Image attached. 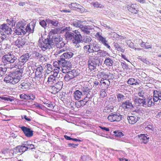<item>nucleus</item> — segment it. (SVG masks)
Masks as SVG:
<instances>
[{
    "label": "nucleus",
    "mask_w": 161,
    "mask_h": 161,
    "mask_svg": "<svg viewBox=\"0 0 161 161\" xmlns=\"http://www.w3.org/2000/svg\"><path fill=\"white\" fill-rule=\"evenodd\" d=\"M111 36L114 39H121L123 37L122 36H119L115 32H112L111 33Z\"/></svg>",
    "instance_id": "nucleus-40"
},
{
    "label": "nucleus",
    "mask_w": 161,
    "mask_h": 161,
    "mask_svg": "<svg viewBox=\"0 0 161 161\" xmlns=\"http://www.w3.org/2000/svg\"><path fill=\"white\" fill-rule=\"evenodd\" d=\"M99 61L97 59H90L88 62V68L91 71H92L96 69L98 64Z\"/></svg>",
    "instance_id": "nucleus-14"
},
{
    "label": "nucleus",
    "mask_w": 161,
    "mask_h": 161,
    "mask_svg": "<svg viewBox=\"0 0 161 161\" xmlns=\"http://www.w3.org/2000/svg\"><path fill=\"white\" fill-rule=\"evenodd\" d=\"M91 4L93 5L95 7L100 8H102V7H103V5L97 2L92 3H91Z\"/></svg>",
    "instance_id": "nucleus-47"
},
{
    "label": "nucleus",
    "mask_w": 161,
    "mask_h": 161,
    "mask_svg": "<svg viewBox=\"0 0 161 161\" xmlns=\"http://www.w3.org/2000/svg\"><path fill=\"white\" fill-rule=\"evenodd\" d=\"M61 66H60L58 65V66L55 67V69H53V74H52L51 75L57 78V77L58 76L59 73L60 71V67Z\"/></svg>",
    "instance_id": "nucleus-31"
},
{
    "label": "nucleus",
    "mask_w": 161,
    "mask_h": 161,
    "mask_svg": "<svg viewBox=\"0 0 161 161\" xmlns=\"http://www.w3.org/2000/svg\"><path fill=\"white\" fill-rule=\"evenodd\" d=\"M138 136L142 142L146 144L148 142L149 138L148 135L147 134H141Z\"/></svg>",
    "instance_id": "nucleus-23"
},
{
    "label": "nucleus",
    "mask_w": 161,
    "mask_h": 161,
    "mask_svg": "<svg viewBox=\"0 0 161 161\" xmlns=\"http://www.w3.org/2000/svg\"><path fill=\"white\" fill-rule=\"evenodd\" d=\"M49 35L50 38H52V40H53V42L55 46L57 43L59 42L62 40V38H60L58 36V37H57L55 36H50V35Z\"/></svg>",
    "instance_id": "nucleus-32"
},
{
    "label": "nucleus",
    "mask_w": 161,
    "mask_h": 161,
    "mask_svg": "<svg viewBox=\"0 0 161 161\" xmlns=\"http://www.w3.org/2000/svg\"><path fill=\"white\" fill-rule=\"evenodd\" d=\"M57 31L56 29H53L49 33L48 35H50V36H54V35L55 34H57Z\"/></svg>",
    "instance_id": "nucleus-53"
},
{
    "label": "nucleus",
    "mask_w": 161,
    "mask_h": 161,
    "mask_svg": "<svg viewBox=\"0 0 161 161\" xmlns=\"http://www.w3.org/2000/svg\"><path fill=\"white\" fill-rule=\"evenodd\" d=\"M2 60L4 63H14L15 64H17L18 61L17 56L14 55L13 53L6 54L3 56Z\"/></svg>",
    "instance_id": "nucleus-7"
},
{
    "label": "nucleus",
    "mask_w": 161,
    "mask_h": 161,
    "mask_svg": "<svg viewBox=\"0 0 161 161\" xmlns=\"http://www.w3.org/2000/svg\"><path fill=\"white\" fill-rule=\"evenodd\" d=\"M30 85L28 83L23 82L19 86L20 88L22 89L23 90H26L29 88Z\"/></svg>",
    "instance_id": "nucleus-37"
},
{
    "label": "nucleus",
    "mask_w": 161,
    "mask_h": 161,
    "mask_svg": "<svg viewBox=\"0 0 161 161\" xmlns=\"http://www.w3.org/2000/svg\"><path fill=\"white\" fill-rule=\"evenodd\" d=\"M74 53L71 51H67L64 53L60 56V58L58 60V62L54 63V66L55 65V63H58V65L61 66V69L63 73H65L66 72V67L67 63L65 59V58L69 59L73 57Z\"/></svg>",
    "instance_id": "nucleus-3"
},
{
    "label": "nucleus",
    "mask_w": 161,
    "mask_h": 161,
    "mask_svg": "<svg viewBox=\"0 0 161 161\" xmlns=\"http://www.w3.org/2000/svg\"><path fill=\"white\" fill-rule=\"evenodd\" d=\"M46 106L47 107H49L51 108H53L54 107L53 104L51 102H49L47 103H44Z\"/></svg>",
    "instance_id": "nucleus-55"
},
{
    "label": "nucleus",
    "mask_w": 161,
    "mask_h": 161,
    "mask_svg": "<svg viewBox=\"0 0 161 161\" xmlns=\"http://www.w3.org/2000/svg\"><path fill=\"white\" fill-rule=\"evenodd\" d=\"M39 24L42 27H44L46 26L47 24V19L44 20H42L40 22Z\"/></svg>",
    "instance_id": "nucleus-48"
},
{
    "label": "nucleus",
    "mask_w": 161,
    "mask_h": 161,
    "mask_svg": "<svg viewBox=\"0 0 161 161\" xmlns=\"http://www.w3.org/2000/svg\"><path fill=\"white\" fill-rule=\"evenodd\" d=\"M138 5L136 4H133L130 5H128L127 6V8L129 11L132 13L136 14L138 11Z\"/></svg>",
    "instance_id": "nucleus-20"
},
{
    "label": "nucleus",
    "mask_w": 161,
    "mask_h": 161,
    "mask_svg": "<svg viewBox=\"0 0 161 161\" xmlns=\"http://www.w3.org/2000/svg\"><path fill=\"white\" fill-rule=\"evenodd\" d=\"M43 69L42 66H40L36 69L35 72V78L39 79L44 77V73L43 72Z\"/></svg>",
    "instance_id": "nucleus-16"
},
{
    "label": "nucleus",
    "mask_w": 161,
    "mask_h": 161,
    "mask_svg": "<svg viewBox=\"0 0 161 161\" xmlns=\"http://www.w3.org/2000/svg\"><path fill=\"white\" fill-rule=\"evenodd\" d=\"M46 67L49 72H52L53 70V66L50 64H47Z\"/></svg>",
    "instance_id": "nucleus-49"
},
{
    "label": "nucleus",
    "mask_w": 161,
    "mask_h": 161,
    "mask_svg": "<svg viewBox=\"0 0 161 161\" xmlns=\"http://www.w3.org/2000/svg\"><path fill=\"white\" fill-rule=\"evenodd\" d=\"M84 21L76 20L72 24L74 26L76 27H79L81 29V27L83 26L82 24H84Z\"/></svg>",
    "instance_id": "nucleus-30"
},
{
    "label": "nucleus",
    "mask_w": 161,
    "mask_h": 161,
    "mask_svg": "<svg viewBox=\"0 0 161 161\" xmlns=\"http://www.w3.org/2000/svg\"><path fill=\"white\" fill-rule=\"evenodd\" d=\"M138 117L135 116H130L127 117V119L130 124H133L135 123L138 120Z\"/></svg>",
    "instance_id": "nucleus-29"
},
{
    "label": "nucleus",
    "mask_w": 161,
    "mask_h": 161,
    "mask_svg": "<svg viewBox=\"0 0 161 161\" xmlns=\"http://www.w3.org/2000/svg\"><path fill=\"white\" fill-rule=\"evenodd\" d=\"M124 116L119 113H112L108 116V119L111 122H119L124 119Z\"/></svg>",
    "instance_id": "nucleus-9"
},
{
    "label": "nucleus",
    "mask_w": 161,
    "mask_h": 161,
    "mask_svg": "<svg viewBox=\"0 0 161 161\" xmlns=\"http://www.w3.org/2000/svg\"><path fill=\"white\" fill-rule=\"evenodd\" d=\"M47 24L53 28L58 27L59 24V22L58 21L55 19H47Z\"/></svg>",
    "instance_id": "nucleus-22"
},
{
    "label": "nucleus",
    "mask_w": 161,
    "mask_h": 161,
    "mask_svg": "<svg viewBox=\"0 0 161 161\" xmlns=\"http://www.w3.org/2000/svg\"><path fill=\"white\" fill-rule=\"evenodd\" d=\"M101 74L103 75V78L101 79H107L108 78L109 75L104 72H102Z\"/></svg>",
    "instance_id": "nucleus-58"
},
{
    "label": "nucleus",
    "mask_w": 161,
    "mask_h": 161,
    "mask_svg": "<svg viewBox=\"0 0 161 161\" xmlns=\"http://www.w3.org/2000/svg\"><path fill=\"white\" fill-rule=\"evenodd\" d=\"M19 146H17L15 148H14V149L11 150L10 151L12 153H13V154H16L19 153H21L20 149H19Z\"/></svg>",
    "instance_id": "nucleus-42"
},
{
    "label": "nucleus",
    "mask_w": 161,
    "mask_h": 161,
    "mask_svg": "<svg viewBox=\"0 0 161 161\" xmlns=\"http://www.w3.org/2000/svg\"><path fill=\"white\" fill-rule=\"evenodd\" d=\"M15 25L14 23H10V24H4L0 26V36L1 39L3 40L6 39L7 35L11 34L12 32L11 27Z\"/></svg>",
    "instance_id": "nucleus-5"
},
{
    "label": "nucleus",
    "mask_w": 161,
    "mask_h": 161,
    "mask_svg": "<svg viewBox=\"0 0 161 161\" xmlns=\"http://www.w3.org/2000/svg\"><path fill=\"white\" fill-rule=\"evenodd\" d=\"M79 144H74L73 143H69L68 144V145L69 147H72L73 148H75L76 147H77Z\"/></svg>",
    "instance_id": "nucleus-60"
},
{
    "label": "nucleus",
    "mask_w": 161,
    "mask_h": 161,
    "mask_svg": "<svg viewBox=\"0 0 161 161\" xmlns=\"http://www.w3.org/2000/svg\"><path fill=\"white\" fill-rule=\"evenodd\" d=\"M98 40L101 41L102 44H104L105 42H107V41L106 40L105 38L103 36L100 37V38L98 39Z\"/></svg>",
    "instance_id": "nucleus-51"
},
{
    "label": "nucleus",
    "mask_w": 161,
    "mask_h": 161,
    "mask_svg": "<svg viewBox=\"0 0 161 161\" xmlns=\"http://www.w3.org/2000/svg\"><path fill=\"white\" fill-rule=\"evenodd\" d=\"M100 95L102 97H104L107 95V94L105 91H101L100 92Z\"/></svg>",
    "instance_id": "nucleus-64"
},
{
    "label": "nucleus",
    "mask_w": 161,
    "mask_h": 161,
    "mask_svg": "<svg viewBox=\"0 0 161 161\" xmlns=\"http://www.w3.org/2000/svg\"><path fill=\"white\" fill-rule=\"evenodd\" d=\"M30 56L31 55L28 53L22 55L18 59V62L17 63V64L21 67L24 65L29 59Z\"/></svg>",
    "instance_id": "nucleus-11"
},
{
    "label": "nucleus",
    "mask_w": 161,
    "mask_h": 161,
    "mask_svg": "<svg viewBox=\"0 0 161 161\" xmlns=\"http://www.w3.org/2000/svg\"><path fill=\"white\" fill-rule=\"evenodd\" d=\"M127 93L125 92L120 91L117 92L116 96L117 98V101L120 103L122 104L124 102L127 98Z\"/></svg>",
    "instance_id": "nucleus-12"
},
{
    "label": "nucleus",
    "mask_w": 161,
    "mask_h": 161,
    "mask_svg": "<svg viewBox=\"0 0 161 161\" xmlns=\"http://www.w3.org/2000/svg\"><path fill=\"white\" fill-rule=\"evenodd\" d=\"M127 83L130 85H136L139 84L137 80H136L132 78L129 79L127 81Z\"/></svg>",
    "instance_id": "nucleus-36"
},
{
    "label": "nucleus",
    "mask_w": 161,
    "mask_h": 161,
    "mask_svg": "<svg viewBox=\"0 0 161 161\" xmlns=\"http://www.w3.org/2000/svg\"><path fill=\"white\" fill-rule=\"evenodd\" d=\"M28 94H23L20 95V97L21 99H23L25 100H28Z\"/></svg>",
    "instance_id": "nucleus-52"
},
{
    "label": "nucleus",
    "mask_w": 161,
    "mask_h": 161,
    "mask_svg": "<svg viewBox=\"0 0 161 161\" xmlns=\"http://www.w3.org/2000/svg\"><path fill=\"white\" fill-rule=\"evenodd\" d=\"M28 100L31 99L32 100H34L35 98V95L32 94L30 93L28 94Z\"/></svg>",
    "instance_id": "nucleus-54"
},
{
    "label": "nucleus",
    "mask_w": 161,
    "mask_h": 161,
    "mask_svg": "<svg viewBox=\"0 0 161 161\" xmlns=\"http://www.w3.org/2000/svg\"><path fill=\"white\" fill-rule=\"evenodd\" d=\"M121 106L125 111L133 110L134 106L132 103L129 100H125L121 104Z\"/></svg>",
    "instance_id": "nucleus-15"
},
{
    "label": "nucleus",
    "mask_w": 161,
    "mask_h": 161,
    "mask_svg": "<svg viewBox=\"0 0 161 161\" xmlns=\"http://www.w3.org/2000/svg\"><path fill=\"white\" fill-rule=\"evenodd\" d=\"M92 40V38L89 36H85L83 37L82 41L84 42L89 43Z\"/></svg>",
    "instance_id": "nucleus-38"
},
{
    "label": "nucleus",
    "mask_w": 161,
    "mask_h": 161,
    "mask_svg": "<svg viewBox=\"0 0 161 161\" xmlns=\"http://www.w3.org/2000/svg\"><path fill=\"white\" fill-rule=\"evenodd\" d=\"M7 71V69L2 65H0V77L4 75Z\"/></svg>",
    "instance_id": "nucleus-41"
},
{
    "label": "nucleus",
    "mask_w": 161,
    "mask_h": 161,
    "mask_svg": "<svg viewBox=\"0 0 161 161\" xmlns=\"http://www.w3.org/2000/svg\"><path fill=\"white\" fill-rule=\"evenodd\" d=\"M81 90L83 95L86 96L84 98V100L86 99H89L92 98V93L91 91V87L88 85V83L87 85L85 84L84 86H82Z\"/></svg>",
    "instance_id": "nucleus-8"
},
{
    "label": "nucleus",
    "mask_w": 161,
    "mask_h": 161,
    "mask_svg": "<svg viewBox=\"0 0 161 161\" xmlns=\"http://www.w3.org/2000/svg\"><path fill=\"white\" fill-rule=\"evenodd\" d=\"M132 99L136 104L137 106H142L145 107L146 103V98H140L136 96H133L132 97Z\"/></svg>",
    "instance_id": "nucleus-13"
},
{
    "label": "nucleus",
    "mask_w": 161,
    "mask_h": 161,
    "mask_svg": "<svg viewBox=\"0 0 161 161\" xmlns=\"http://www.w3.org/2000/svg\"><path fill=\"white\" fill-rule=\"evenodd\" d=\"M63 85V82L61 81H58L57 83H56L55 86H53V88L54 87V88L56 89V91H59L62 88Z\"/></svg>",
    "instance_id": "nucleus-34"
},
{
    "label": "nucleus",
    "mask_w": 161,
    "mask_h": 161,
    "mask_svg": "<svg viewBox=\"0 0 161 161\" xmlns=\"http://www.w3.org/2000/svg\"><path fill=\"white\" fill-rule=\"evenodd\" d=\"M113 135H115V136L121 137L124 136V134L122 132L119 131V130L115 131L113 132Z\"/></svg>",
    "instance_id": "nucleus-43"
},
{
    "label": "nucleus",
    "mask_w": 161,
    "mask_h": 161,
    "mask_svg": "<svg viewBox=\"0 0 161 161\" xmlns=\"http://www.w3.org/2000/svg\"><path fill=\"white\" fill-rule=\"evenodd\" d=\"M23 131L25 135L28 137H30L32 136L33 135L32 130H31L30 128H27L25 126H23L19 127Z\"/></svg>",
    "instance_id": "nucleus-17"
},
{
    "label": "nucleus",
    "mask_w": 161,
    "mask_h": 161,
    "mask_svg": "<svg viewBox=\"0 0 161 161\" xmlns=\"http://www.w3.org/2000/svg\"><path fill=\"white\" fill-rule=\"evenodd\" d=\"M144 94V92L142 91L138 93V95L139 97L143 98H145L143 95Z\"/></svg>",
    "instance_id": "nucleus-59"
},
{
    "label": "nucleus",
    "mask_w": 161,
    "mask_h": 161,
    "mask_svg": "<svg viewBox=\"0 0 161 161\" xmlns=\"http://www.w3.org/2000/svg\"><path fill=\"white\" fill-rule=\"evenodd\" d=\"M19 146L20 147L19 149H20L21 153L25 152L27 150V148L26 147H24L22 144L21 146Z\"/></svg>",
    "instance_id": "nucleus-50"
},
{
    "label": "nucleus",
    "mask_w": 161,
    "mask_h": 161,
    "mask_svg": "<svg viewBox=\"0 0 161 161\" xmlns=\"http://www.w3.org/2000/svg\"><path fill=\"white\" fill-rule=\"evenodd\" d=\"M68 28L67 27L64 29L62 31V32L64 31L65 32V37L66 38V40H70L73 39V31H68L67 29Z\"/></svg>",
    "instance_id": "nucleus-19"
},
{
    "label": "nucleus",
    "mask_w": 161,
    "mask_h": 161,
    "mask_svg": "<svg viewBox=\"0 0 161 161\" xmlns=\"http://www.w3.org/2000/svg\"><path fill=\"white\" fill-rule=\"evenodd\" d=\"M69 8L71 9L75 10L77 11H79L82 9V7L79 4L76 3H72L69 5Z\"/></svg>",
    "instance_id": "nucleus-25"
},
{
    "label": "nucleus",
    "mask_w": 161,
    "mask_h": 161,
    "mask_svg": "<svg viewBox=\"0 0 161 161\" xmlns=\"http://www.w3.org/2000/svg\"><path fill=\"white\" fill-rule=\"evenodd\" d=\"M146 103L145 107H151L152 105H154V103L153 101L152 98H148L146 99Z\"/></svg>",
    "instance_id": "nucleus-28"
},
{
    "label": "nucleus",
    "mask_w": 161,
    "mask_h": 161,
    "mask_svg": "<svg viewBox=\"0 0 161 161\" xmlns=\"http://www.w3.org/2000/svg\"><path fill=\"white\" fill-rule=\"evenodd\" d=\"M100 83L101 84H104V86H105L106 87L109 86L110 85V82L109 80V79H101L100 81Z\"/></svg>",
    "instance_id": "nucleus-39"
},
{
    "label": "nucleus",
    "mask_w": 161,
    "mask_h": 161,
    "mask_svg": "<svg viewBox=\"0 0 161 161\" xmlns=\"http://www.w3.org/2000/svg\"><path fill=\"white\" fill-rule=\"evenodd\" d=\"M3 99L7 101H9L10 102H12L14 100V99L11 98L9 97H4L3 98Z\"/></svg>",
    "instance_id": "nucleus-61"
},
{
    "label": "nucleus",
    "mask_w": 161,
    "mask_h": 161,
    "mask_svg": "<svg viewBox=\"0 0 161 161\" xmlns=\"http://www.w3.org/2000/svg\"><path fill=\"white\" fill-rule=\"evenodd\" d=\"M66 67V72L65 73H66L67 74L64 77V80L66 81H68L78 75V72H77L76 70L75 69L72 70L71 71H67V69H68L67 68V65Z\"/></svg>",
    "instance_id": "nucleus-10"
},
{
    "label": "nucleus",
    "mask_w": 161,
    "mask_h": 161,
    "mask_svg": "<svg viewBox=\"0 0 161 161\" xmlns=\"http://www.w3.org/2000/svg\"><path fill=\"white\" fill-rule=\"evenodd\" d=\"M19 73L16 74L15 75L12 74H10L5 77L4 79V81L6 83H10L13 84H15L18 83L20 80L22 79L23 77L21 76V72L20 70H17L16 72Z\"/></svg>",
    "instance_id": "nucleus-6"
},
{
    "label": "nucleus",
    "mask_w": 161,
    "mask_h": 161,
    "mask_svg": "<svg viewBox=\"0 0 161 161\" xmlns=\"http://www.w3.org/2000/svg\"><path fill=\"white\" fill-rule=\"evenodd\" d=\"M9 152V149L8 148H5L3 149L2 150V153L5 154L8 153Z\"/></svg>",
    "instance_id": "nucleus-56"
},
{
    "label": "nucleus",
    "mask_w": 161,
    "mask_h": 161,
    "mask_svg": "<svg viewBox=\"0 0 161 161\" xmlns=\"http://www.w3.org/2000/svg\"><path fill=\"white\" fill-rule=\"evenodd\" d=\"M40 38L38 43L39 47L43 51H52L55 48V45L53 42L50 35H48L46 38Z\"/></svg>",
    "instance_id": "nucleus-2"
},
{
    "label": "nucleus",
    "mask_w": 161,
    "mask_h": 161,
    "mask_svg": "<svg viewBox=\"0 0 161 161\" xmlns=\"http://www.w3.org/2000/svg\"><path fill=\"white\" fill-rule=\"evenodd\" d=\"M109 100L113 102L114 103L116 102V97L114 96L109 98Z\"/></svg>",
    "instance_id": "nucleus-62"
},
{
    "label": "nucleus",
    "mask_w": 161,
    "mask_h": 161,
    "mask_svg": "<svg viewBox=\"0 0 161 161\" xmlns=\"http://www.w3.org/2000/svg\"><path fill=\"white\" fill-rule=\"evenodd\" d=\"M33 54L34 55L35 57L37 58V59H39L42 55L37 52H35L33 53Z\"/></svg>",
    "instance_id": "nucleus-57"
},
{
    "label": "nucleus",
    "mask_w": 161,
    "mask_h": 161,
    "mask_svg": "<svg viewBox=\"0 0 161 161\" xmlns=\"http://www.w3.org/2000/svg\"><path fill=\"white\" fill-rule=\"evenodd\" d=\"M93 29V27L92 26L83 25L81 27L80 30L84 33L89 34L91 30Z\"/></svg>",
    "instance_id": "nucleus-21"
},
{
    "label": "nucleus",
    "mask_w": 161,
    "mask_h": 161,
    "mask_svg": "<svg viewBox=\"0 0 161 161\" xmlns=\"http://www.w3.org/2000/svg\"><path fill=\"white\" fill-rule=\"evenodd\" d=\"M156 93L155 91H154L153 92V101L154 102H157L158 101H159V97L158 96V95H156Z\"/></svg>",
    "instance_id": "nucleus-44"
},
{
    "label": "nucleus",
    "mask_w": 161,
    "mask_h": 161,
    "mask_svg": "<svg viewBox=\"0 0 161 161\" xmlns=\"http://www.w3.org/2000/svg\"><path fill=\"white\" fill-rule=\"evenodd\" d=\"M74 97L76 100H79L84 95L82 92L78 90H76L73 93Z\"/></svg>",
    "instance_id": "nucleus-27"
},
{
    "label": "nucleus",
    "mask_w": 161,
    "mask_h": 161,
    "mask_svg": "<svg viewBox=\"0 0 161 161\" xmlns=\"http://www.w3.org/2000/svg\"><path fill=\"white\" fill-rule=\"evenodd\" d=\"M56 80H57V78L51 75L48 77L47 82L48 83L51 84L53 83H55Z\"/></svg>",
    "instance_id": "nucleus-35"
},
{
    "label": "nucleus",
    "mask_w": 161,
    "mask_h": 161,
    "mask_svg": "<svg viewBox=\"0 0 161 161\" xmlns=\"http://www.w3.org/2000/svg\"><path fill=\"white\" fill-rule=\"evenodd\" d=\"M65 45V43L62 41V40H61L59 42H58L55 45L58 48H61L64 47V46Z\"/></svg>",
    "instance_id": "nucleus-45"
},
{
    "label": "nucleus",
    "mask_w": 161,
    "mask_h": 161,
    "mask_svg": "<svg viewBox=\"0 0 161 161\" xmlns=\"http://www.w3.org/2000/svg\"><path fill=\"white\" fill-rule=\"evenodd\" d=\"M92 46V48L90 45H86L84 46L83 47V50L85 54L88 55L94 52H97V54L102 53L103 54L105 53L103 51L101 50L100 45L96 42H94Z\"/></svg>",
    "instance_id": "nucleus-4"
},
{
    "label": "nucleus",
    "mask_w": 161,
    "mask_h": 161,
    "mask_svg": "<svg viewBox=\"0 0 161 161\" xmlns=\"http://www.w3.org/2000/svg\"><path fill=\"white\" fill-rule=\"evenodd\" d=\"M159 99V103H161V90H154Z\"/></svg>",
    "instance_id": "nucleus-46"
},
{
    "label": "nucleus",
    "mask_w": 161,
    "mask_h": 161,
    "mask_svg": "<svg viewBox=\"0 0 161 161\" xmlns=\"http://www.w3.org/2000/svg\"><path fill=\"white\" fill-rule=\"evenodd\" d=\"M73 39L77 42L80 41V39L82 38V36L80 33L77 30L73 31Z\"/></svg>",
    "instance_id": "nucleus-24"
},
{
    "label": "nucleus",
    "mask_w": 161,
    "mask_h": 161,
    "mask_svg": "<svg viewBox=\"0 0 161 161\" xmlns=\"http://www.w3.org/2000/svg\"><path fill=\"white\" fill-rule=\"evenodd\" d=\"M89 100L87 99L84 100V98L82 100L76 102L75 103V105L78 108L83 107L86 105Z\"/></svg>",
    "instance_id": "nucleus-26"
},
{
    "label": "nucleus",
    "mask_w": 161,
    "mask_h": 161,
    "mask_svg": "<svg viewBox=\"0 0 161 161\" xmlns=\"http://www.w3.org/2000/svg\"><path fill=\"white\" fill-rule=\"evenodd\" d=\"M113 63V60L109 57L106 58L104 62V64L108 66H112Z\"/></svg>",
    "instance_id": "nucleus-33"
},
{
    "label": "nucleus",
    "mask_w": 161,
    "mask_h": 161,
    "mask_svg": "<svg viewBox=\"0 0 161 161\" xmlns=\"http://www.w3.org/2000/svg\"><path fill=\"white\" fill-rule=\"evenodd\" d=\"M14 43L19 48H22L25 44V39L24 38H18Z\"/></svg>",
    "instance_id": "nucleus-18"
},
{
    "label": "nucleus",
    "mask_w": 161,
    "mask_h": 161,
    "mask_svg": "<svg viewBox=\"0 0 161 161\" xmlns=\"http://www.w3.org/2000/svg\"><path fill=\"white\" fill-rule=\"evenodd\" d=\"M113 44L114 47L117 50H118V49L120 47V45H119L117 43L114 42Z\"/></svg>",
    "instance_id": "nucleus-63"
},
{
    "label": "nucleus",
    "mask_w": 161,
    "mask_h": 161,
    "mask_svg": "<svg viewBox=\"0 0 161 161\" xmlns=\"http://www.w3.org/2000/svg\"><path fill=\"white\" fill-rule=\"evenodd\" d=\"M26 21L22 19L17 23L14 30V32L17 35L25 34L28 32L29 33H32L35 26L34 22H31L27 25Z\"/></svg>",
    "instance_id": "nucleus-1"
}]
</instances>
